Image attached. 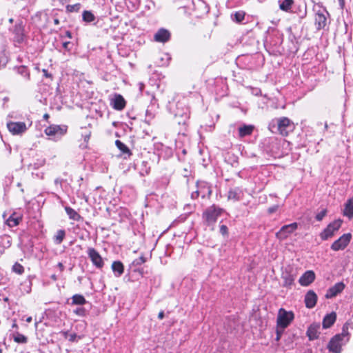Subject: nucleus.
I'll use <instances>...</instances> for the list:
<instances>
[{"label": "nucleus", "mask_w": 353, "mask_h": 353, "mask_svg": "<svg viewBox=\"0 0 353 353\" xmlns=\"http://www.w3.org/2000/svg\"><path fill=\"white\" fill-rule=\"evenodd\" d=\"M65 236V232L63 230H59L54 236V241L56 244H60Z\"/></svg>", "instance_id": "c756f323"}, {"label": "nucleus", "mask_w": 353, "mask_h": 353, "mask_svg": "<svg viewBox=\"0 0 353 353\" xmlns=\"http://www.w3.org/2000/svg\"><path fill=\"white\" fill-rule=\"evenodd\" d=\"M139 90H140V91H141V92H142V91H143V88H144V84H143V83H139Z\"/></svg>", "instance_id": "3c124183"}, {"label": "nucleus", "mask_w": 353, "mask_h": 353, "mask_svg": "<svg viewBox=\"0 0 353 353\" xmlns=\"http://www.w3.org/2000/svg\"><path fill=\"white\" fill-rule=\"evenodd\" d=\"M342 221L339 219L330 223L320 234L322 240L325 241L334 236L335 232L341 228Z\"/></svg>", "instance_id": "39448f33"}, {"label": "nucleus", "mask_w": 353, "mask_h": 353, "mask_svg": "<svg viewBox=\"0 0 353 353\" xmlns=\"http://www.w3.org/2000/svg\"><path fill=\"white\" fill-rule=\"evenodd\" d=\"M294 318V313L292 312H288L283 308H281L279 310L276 324L278 327H282L286 328Z\"/></svg>", "instance_id": "7ed1b4c3"}, {"label": "nucleus", "mask_w": 353, "mask_h": 353, "mask_svg": "<svg viewBox=\"0 0 353 353\" xmlns=\"http://www.w3.org/2000/svg\"><path fill=\"white\" fill-rule=\"evenodd\" d=\"M277 208H278V206H277V205L273 206V207L270 208L268 209V212H269L270 213H273V212H276V211Z\"/></svg>", "instance_id": "c03bdc74"}, {"label": "nucleus", "mask_w": 353, "mask_h": 353, "mask_svg": "<svg viewBox=\"0 0 353 353\" xmlns=\"http://www.w3.org/2000/svg\"><path fill=\"white\" fill-rule=\"evenodd\" d=\"M320 325L318 323H313L310 325L307 330V336L309 340L313 341L319 338L320 334Z\"/></svg>", "instance_id": "4468645a"}, {"label": "nucleus", "mask_w": 353, "mask_h": 353, "mask_svg": "<svg viewBox=\"0 0 353 353\" xmlns=\"http://www.w3.org/2000/svg\"><path fill=\"white\" fill-rule=\"evenodd\" d=\"M352 235L350 233L343 234L339 239L335 241L331 245V249L334 251L344 250L350 242Z\"/></svg>", "instance_id": "0eeeda50"}, {"label": "nucleus", "mask_w": 353, "mask_h": 353, "mask_svg": "<svg viewBox=\"0 0 353 353\" xmlns=\"http://www.w3.org/2000/svg\"><path fill=\"white\" fill-rule=\"evenodd\" d=\"M206 190H207V193H208L209 195H210V194H211V190H210V188H208H208H206Z\"/></svg>", "instance_id": "13d9d810"}, {"label": "nucleus", "mask_w": 353, "mask_h": 353, "mask_svg": "<svg viewBox=\"0 0 353 353\" xmlns=\"http://www.w3.org/2000/svg\"><path fill=\"white\" fill-rule=\"evenodd\" d=\"M77 339H80V336H78L75 333L70 334L68 337V340L71 342L77 341Z\"/></svg>", "instance_id": "79ce46f5"}, {"label": "nucleus", "mask_w": 353, "mask_h": 353, "mask_svg": "<svg viewBox=\"0 0 353 353\" xmlns=\"http://www.w3.org/2000/svg\"><path fill=\"white\" fill-rule=\"evenodd\" d=\"M201 192H202V193H203V194H202V197H203V198H204V197H205V192L202 191L201 190H196V191H195V192H193L192 193V194H191V197H192V199H194L198 198V196H199V194H200Z\"/></svg>", "instance_id": "a19ab883"}, {"label": "nucleus", "mask_w": 353, "mask_h": 353, "mask_svg": "<svg viewBox=\"0 0 353 353\" xmlns=\"http://www.w3.org/2000/svg\"><path fill=\"white\" fill-rule=\"evenodd\" d=\"M327 18L325 14L322 12H317L315 15V25L318 30L325 28L326 26Z\"/></svg>", "instance_id": "a211bd4d"}, {"label": "nucleus", "mask_w": 353, "mask_h": 353, "mask_svg": "<svg viewBox=\"0 0 353 353\" xmlns=\"http://www.w3.org/2000/svg\"><path fill=\"white\" fill-rule=\"evenodd\" d=\"M112 105L114 109L122 110L125 106V101L121 94H116L112 101Z\"/></svg>", "instance_id": "f3484780"}, {"label": "nucleus", "mask_w": 353, "mask_h": 353, "mask_svg": "<svg viewBox=\"0 0 353 353\" xmlns=\"http://www.w3.org/2000/svg\"><path fill=\"white\" fill-rule=\"evenodd\" d=\"M221 212V208L212 205L205 211L203 216L208 224H212L216 221Z\"/></svg>", "instance_id": "423d86ee"}, {"label": "nucleus", "mask_w": 353, "mask_h": 353, "mask_svg": "<svg viewBox=\"0 0 353 353\" xmlns=\"http://www.w3.org/2000/svg\"><path fill=\"white\" fill-rule=\"evenodd\" d=\"M285 329V328H283L282 327H278L276 325V336L275 339L276 341H277V342L279 341V340L281 338L282 334H283Z\"/></svg>", "instance_id": "4c0bfd02"}, {"label": "nucleus", "mask_w": 353, "mask_h": 353, "mask_svg": "<svg viewBox=\"0 0 353 353\" xmlns=\"http://www.w3.org/2000/svg\"><path fill=\"white\" fill-rule=\"evenodd\" d=\"M8 129L12 134H20L25 132L27 130L26 125L24 122H12L10 121L7 124Z\"/></svg>", "instance_id": "1a4fd4ad"}, {"label": "nucleus", "mask_w": 353, "mask_h": 353, "mask_svg": "<svg viewBox=\"0 0 353 353\" xmlns=\"http://www.w3.org/2000/svg\"><path fill=\"white\" fill-rule=\"evenodd\" d=\"M67 128L66 125H52L46 128L45 133L52 137L53 140H57L66 133Z\"/></svg>", "instance_id": "20e7f679"}, {"label": "nucleus", "mask_w": 353, "mask_h": 353, "mask_svg": "<svg viewBox=\"0 0 353 353\" xmlns=\"http://www.w3.org/2000/svg\"><path fill=\"white\" fill-rule=\"evenodd\" d=\"M170 34L168 30L161 28L154 34V40L158 42H166L170 39Z\"/></svg>", "instance_id": "dca6fc26"}, {"label": "nucleus", "mask_w": 353, "mask_h": 353, "mask_svg": "<svg viewBox=\"0 0 353 353\" xmlns=\"http://www.w3.org/2000/svg\"><path fill=\"white\" fill-rule=\"evenodd\" d=\"M345 284L343 282L336 283L334 285L330 288L326 294V299H332L335 297L337 294H340L345 288Z\"/></svg>", "instance_id": "9b49d317"}, {"label": "nucleus", "mask_w": 353, "mask_h": 353, "mask_svg": "<svg viewBox=\"0 0 353 353\" xmlns=\"http://www.w3.org/2000/svg\"><path fill=\"white\" fill-rule=\"evenodd\" d=\"M326 214L327 210L325 209L321 210L316 215V219L319 221H321L325 216Z\"/></svg>", "instance_id": "58836bf2"}, {"label": "nucleus", "mask_w": 353, "mask_h": 353, "mask_svg": "<svg viewBox=\"0 0 353 353\" xmlns=\"http://www.w3.org/2000/svg\"><path fill=\"white\" fill-rule=\"evenodd\" d=\"M12 271L18 274H22L24 272V268L22 265L16 262L12 266Z\"/></svg>", "instance_id": "72a5a7b5"}, {"label": "nucleus", "mask_w": 353, "mask_h": 353, "mask_svg": "<svg viewBox=\"0 0 353 353\" xmlns=\"http://www.w3.org/2000/svg\"><path fill=\"white\" fill-rule=\"evenodd\" d=\"M115 145L121 151V154L123 155V159H126L132 155V152L128 147L120 140H116Z\"/></svg>", "instance_id": "6ab92c4d"}, {"label": "nucleus", "mask_w": 353, "mask_h": 353, "mask_svg": "<svg viewBox=\"0 0 353 353\" xmlns=\"http://www.w3.org/2000/svg\"><path fill=\"white\" fill-rule=\"evenodd\" d=\"M145 262V259L143 256L139 257L133 261V265H141Z\"/></svg>", "instance_id": "ea45409f"}, {"label": "nucleus", "mask_w": 353, "mask_h": 353, "mask_svg": "<svg viewBox=\"0 0 353 353\" xmlns=\"http://www.w3.org/2000/svg\"><path fill=\"white\" fill-rule=\"evenodd\" d=\"M254 130V126L252 125H243L239 128V136L244 137L250 135Z\"/></svg>", "instance_id": "5701e85b"}, {"label": "nucleus", "mask_w": 353, "mask_h": 353, "mask_svg": "<svg viewBox=\"0 0 353 353\" xmlns=\"http://www.w3.org/2000/svg\"><path fill=\"white\" fill-rule=\"evenodd\" d=\"M12 327H17V325L16 323H14V324L12 325Z\"/></svg>", "instance_id": "680f3d73"}, {"label": "nucleus", "mask_w": 353, "mask_h": 353, "mask_svg": "<svg viewBox=\"0 0 353 353\" xmlns=\"http://www.w3.org/2000/svg\"><path fill=\"white\" fill-rule=\"evenodd\" d=\"M338 1L339 2V4H340L341 7L343 8L344 6V4H345L344 0H338Z\"/></svg>", "instance_id": "603ef678"}, {"label": "nucleus", "mask_w": 353, "mask_h": 353, "mask_svg": "<svg viewBox=\"0 0 353 353\" xmlns=\"http://www.w3.org/2000/svg\"><path fill=\"white\" fill-rule=\"evenodd\" d=\"M245 17V12L242 11L236 12L234 14H232V19L237 23L241 22Z\"/></svg>", "instance_id": "2f4dec72"}, {"label": "nucleus", "mask_w": 353, "mask_h": 353, "mask_svg": "<svg viewBox=\"0 0 353 353\" xmlns=\"http://www.w3.org/2000/svg\"><path fill=\"white\" fill-rule=\"evenodd\" d=\"M32 317H31V316H29V317H28V318L26 319V322H27V323H31V322H32Z\"/></svg>", "instance_id": "6e6d98bb"}, {"label": "nucleus", "mask_w": 353, "mask_h": 353, "mask_svg": "<svg viewBox=\"0 0 353 353\" xmlns=\"http://www.w3.org/2000/svg\"><path fill=\"white\" fill-rule=\"evenodd\" d=\"M52 278L55 280L56 279V276L54 275L52 276Z\"/></svg>", "instance_id": "0e129e2a"}, {"label": "nucleus", "mask_w": 353, "mask_h": 353, "mask_svg": "<svg viewBox=\"0 0 353 353\" xmlns=\"http://www.w3.org/2000/svg\"><path fill=\"white\" fill-rule=\"evenodd\" d=\"M112 269L116 276H120L124 270L123 265L120 261H114L112 264Z\"/></svg>", "instance_id": "b1692460"}, {"label": "nucleus", "mask_w": 353, "mask_h": 353, "mask_svg": "<svg viewBox=\"0 0 353 353\" xmlns=\"http://www.w3.org/2000/svg\"><path fill=\"white\" fill-rule=\"evenodd\" d=\"M315 279V274L313 271H306L299 279V282L302 286H307Z\"/></svg>", "instance_id": "f8f14e48"}, {"label": "nucleus", "mask_w": 353, "mask_h": 353, "mask_svg": "<svg viewBox=\"0 0 353 353\" xmlns=\"http://www.w3.org/2000/svg\"><path fill=\"white\" fill-rule=\"evenodd\" d=\"M17 72L23 77H25L26 79H30V72L28 70V68L24 65H21L17 68Z\"/></svg>", "instance_id": "7c9ffc66"}, {"label": "nucleus", "mask_w": 353, "mask_h": 353, "mask_svg": "<svg viewBox=\"0 0 353 353\" xmlns=\"http://www.w3.org/2000/svg\"><path fill=\"white\" fill-rule=\"evenodd\" d=\"M13 21H14V20H13V19H12V18H10V19H9V22H10V23H11L13 22Z\"/></svg>", "instance_id": "052dcab7"}, {"label": "nucleus", "mask_w": 353, "mask_h": 353, "mask_svg": "<svg viewBox=\"0 0 353 353\" xmlns=\"http://www.w3.org/2000/svg\"><path fill=\"white\" fill-rule=\"evenodd\" d=\"M294 3L293 0H283L279 6L281 10L288 12L291 10L292 6Z\"/></svg>", "instance_id": "cd10ccee"}, {"label": "nucleus", "mask_w": 353, "mask_h": 353, "mask_svg": "<svg viewBox=\"0 0 353 353\" xmlns=\"http://www.w3.org/2000/svg\"><path fill=\"white\" fill-rule=\"evenodd\" d=\"M58 266L59 267V268L61 269V271L63 270L64 267L61 263H59Z\"/></svg>", "instance_id": "5fc2aeb1"}, {"label": "nucleus", "mask_w": 353, "mask_h": 353, "mask_svg": "<svg viewBox=\"0 0 353 353\" xmlns=\"http://www.w3.org/2000/svg\"><path fill=\"white\" fill-rule=\"evenodd\" d=\"M43 74L46 77H51L52 75L48 72V71L45 69L43 70Z\"/></svg>", "instance_id": "de8ad7c7"}, {"label": "nucleus", "mask_w": 353, "mask_h": 353, "mask_svg": "<svg viewBox=\"0 0 353 353\" xmlns=\"http://www.w3.org/2000/svg\"><path fill=\"white\" fill-rule=\"evenodd\" d=\"M54 23L55 25H59V20L58 19H54Z\"/></svg>", "instance_id": "4d7b16f0"}, {"label": "nucleus", "mask_w": 353, "mask_h": 353, "mask_svg": "<svg viewBox=\"0 0 353 353\" xmlns=\"http://www.w3.org/2000/svg\"><path fill=\"white\" fill-rule=\"evenodd\" d=\"M276 122L277 130L282 136H288L294 129V123L288 117L279 118Z\"/></svg>", "instance_id": "f03ea898"}, {"label": "nucleus", "mask_w": 353, "mask_h": 353, "mask_svg": "<svg viewBox=\"0 0 353 353\" xmlns=\"http://www.w3.org/2000/svg\"><path fill=\"white\" fill-rule=\"evenodd\" d=\"M94 18V14L90 11H84L83 13V19L86 22H92Z\"/></svg>", "instance_id": "473e14b6"}, {"label": "nucleus", "mask_w": 353, "mask_h": 353, "mask_svg": "<svg viewBox=\"0 0 353 353\" xmlns=\"http://www.w3.org/2000/svg\"><path fill=\"white\" fill-rule=\"evenodd\" d=\"M297 227L298 225L296 223L285 225L276 233V236L279 240H283L295 231L297 229Z\"/></svg>", "instance_id": "6e6552de"}, {"label": "nucleus", "mask_w": 353, "mask_h": 353, "mask_svg": "<svg viewBox=\"0 0 353 353\" xmlns=\"http://www.w3.org/2000/svg\"><path fill=\"white\" fill-rule=\"evenodd\" d=\"M14 33L15 34L14 39L18 43H21L24 40V28L22 23H17L14 28Z\"/></svg>", "instance_id": "2eb2a0df"}, {"label": "nucleus", "mask_w": 353, "mask_h": 353, "mask_svg": "<svg viewBox=\"0 0 353 353\" xmlns=\"http://www.w3.org/2000/svg\"><path fill=\"white\" fill-rule=\"evenodd\" d=\"M282 279L283 280V286L290 287L294 283L295 275L288 272H285L282 274Z\"/></svg>", "instance_id": "4be33fe9"}, {"label": "nucleus", "mask_w": 353, "mask_h": 353, "mask_svg": "<svg viewBox=\"0 0 353 353\" xmlns=\"http://www.w3.org/2000/svg\"><path fill=\"white\" fill-rule=\"evenodd\" d=\"M343 214L345 216L348 217L349 219L353 218V196L349 199L345 203Z\"/></svg>", "instance_id": "aec40b11"}, {"label": "nucleus", "mask_w": 353, "mask_h": 353, "mask_svg": "<svg viewBox=\"0 0 353 353\" xmlns=\"http://www.w3.org/2000/svg\"><path fill=\"white\" fill-rule=\"evenodd\" d=\"M163 317H164V312H163V311H161L158 314V318L161 320L163 319Z\"/></svg>", "instance_id": "09e8293b"}, {"label": "nucleus", "mask_w": 353, "mask_h": 353, "mask_svg": "<svg viewBox=\"0 0 353 353\" xmlns=\"http://www.w3.org/2000/svg\"><path fill=\"white\" fill-rule=\"evenodd\" d=\"M349 341V334L347 328L345 325L343 327L342 332L334 336L327 344V349L333 353H341L342 347Z\"/></svg>", "instance_id": "f257e3e1"}, {"label": "nucleus", "mask_w": 353, "mask_h": 353, "mask_svg": "<svg viewBox=\"0 0 353 353\" xmlns=\"http://www.w3.org/2000/svg\"><path fill=\"white\" fill-rule=\"evenodd\" d=\"M317 295L313 290H309L305 296V303L307 308H313L317 301Z\"/></svg>", "instance_id": "ddd939ff"}, {"label": "nucleus", "mask_w": 353, "mask_h": 353, "mask_svg": "<svg viewBox=\"0 0 353 353\" xmlns=\"http://www.w3.org/2000/svg\"><path fill=\"white\" fill-rule=\"evenodd\" d=\"M90 134H85V135L84 136V141H85V142H88V140H89V139H90Z\"/></svg>", "instance_id": "8fccbe9b"}, {"label": "nucleus", "mask_w": 353, "mask_h": 353, "mask_svg": "<svg viewBox=\"0 0 353 353\" xmlns=\"http://www.w3.org/2000/svg\"><path fill=\"white\" fill-rule=\"evenodd\" d=\"M14 341L19 343H26L28 341L27 337L24 335L17 333L14 336Z\"/></svg>", "instance_id": "f704fd0d"}, {"label": "nucleus", "mask_w": 353, "mask_h": 353, "mask_svg": "<svg viewBox=\"0 0 353 353\" xmlns=\"http://www.w3.org/2000/svg\"><path fill=\"white\" fill-rule=\"evenodd\" d=\"M61 333L63 334V336L65 339H67V338H68V337H69L70 334L68 333V331H62Z\"/></svg>", "instance_id": "49530a36"}, {"label": "nucleus", "mask_w": 353, "mask_h": 353, "mask_svg": "<svg viewBox=\"0 0 353 353\" xmlns=\"http://www.w3.org/2000/svg\"><path fill=\"white\" fill-rule=\"evenodd\" d=\"M241 192L238 188L230 190L228 192V199H232L234 201H238L240 199Z\"/></svg>", "instance_id": "c85d7f7f"}, {"label": "nucleus", "mask_w": 353, "mask_h": 353, "mask_svg": "<svg viewBox=\"0 0 353 353\" xmlns=\"http://www.w3.org/2000/svg\"><path fill=\"white\" fill-rule=\"evenodd\" d=\"M72 305H83L87 303L84 296L81 294H76L71 298Z\"/></svg>", "instance_id": "a878e982"}, {"label": "nucleus", "mask_w": 353, "mask_h": 353, "mask_svg": "<svg viewBox=\"0 0 353 353\" xmlns=\"http://www.w3.org/2000/svg\"><path fill=\"white\" fill-rule=\"evenodd\" d=\"M21 221V217L16 216L15 213H13L7 220L6 223L10 228L15 227L19 224Z\"/></svg>", "instance_id": "393cba45"}, {"label": "nucleus", "mask_w": 353, "mask_h": 353, "mask_svg": "<svg viewBox=\"0 0 353 353\" xmlns=\"http://www.w3.org/2000/svg\"><path fill=\"white\" fill-rule=\"evenodd\" d=\"M220 232L223 235L227 234H228V228H227V226L225 225H221V227H220Z\"/></svg>", "instance_id": "37998d69"}, {"label": "nucleus", "mask_w": 353, "mask_h": 353, "mask_svg": "<svg viewBox=\"0 0 353 353\" xmlns=\"http://www.w3.org/2000/svg\"><path fill=\"white\" fill-rule=\"evenodd\" d=\"M81 8L80 3H76L74 5H68L66 7L67 11L68 12H78Z\"/></svg>", "instance_id": "c9c22d12"}, {"label": "nucleus", "mask_w": 353, "mask_h": 353, "mask_svg": "<svg viewBox=\"0 0 353 353\" xmlns=\"http://www.w3.org/2000/svg\"><path fill=\"white\" fill-rule=\"evenodd\" d=\"M70 44V42L69 41H65L63 43V47L65 49V50H69V46Z\"/></svg>", "instance_id": "a18cd8bd"}, {"label": "nucleus", "mask_w": 353, "mask_h": 353, "mask_svg": "<svg viewBox=\"0 0 353 353\" xmlns=\"http://www.w3.org/2000/svg\"><path fill=\"white\" fill-rule=\"evenodd\" d=\"M88 254L91 259L92 263L98 268L103 266V259L99 253L92 248H89L88 250Z\"/></svg>", "instance_id": "9d476101"}, {"label": "nucleus", "mask_w": 353, "mask_h": 353, "mask_svg": "<svg viewBox=\"0 0 353 353\" xmlns=\"http://www.w3.org/2000/svg\"><path fill=\"white\" fill-rule=\"evenodd\" d=\"M65 34H66V36L68 38H71L72 37V34H71V32L70 31H66Z\"/></svg>", "instance_id": "864d4df0"}, {"label": "nucleus", "mask_w": 353, "mask_h": 353, "mask_svg": "<svg viewBox=\"0 0 353 353\" xmlns=\"http://www.w3.org/2000/svg\"><path fill=\"white\" fill-rule=\"evenodd\" d=\"M336 314L335 312H332L327 314L323 319V327L326 329L330 327L336 321Z\"/></svg>", "instance_id": "412c9836"}, {"label": "nucleus", "mask_w": 353, "mask_h": 353, "mask_svg": "<svg viewBox=\"0 0 353 353\" xmlns=\"http://www.w3.org/2000/svg\"><path fill=\"white\" fill-rule=\"evenodd\" d=\"M44 117H45V118H48V114H46L44 115Z\"/></svg>", "instance_id": "e2e57ef3"}, {"label": "nucleus", "mask_w": 353, "mask_h": 353, "mask_svg": "<svg viewBox=\"0 0 353 353\" xmlns=\"http://www.w3.org/2000/svg\"><path fill=\"white\" fill-rule=\"evenodd\" d=\"M73 312L79 316H85L87 314L86 310L82 307L76 308Z\"/></svg>", "instance_id": "e433bc0d"}, {"label": "nucleus", "mask_w": 353, "mask_h": 353, "mask_svg": "<svg viewBox=\"0 0 353 353\" xmlns=\"http://www.w3.org/2000/svg\"><path fill=\"white\" fill-rule=\"evenodd\" d=\"M3 301H6V302H8L9 301V299L8 297H5L3 299Z\"/></svg>", "instance_id": "bf43d9fd"}, {"label": "nucleus", "mask_w": 353, "mask_h": 353, "mask_svg": "<svg viewBox=\"0 0 353 353\" xmlns=\"http://www.w3.org/2000/svg\"><path fill=\"white\" fill-rule=\"evenodd\" d=\"M65 210L70 219L79 221L81 219V216L72 208L66 206Z\"/></svg>", "instance_id": "bb28decb"}]
</instances>
